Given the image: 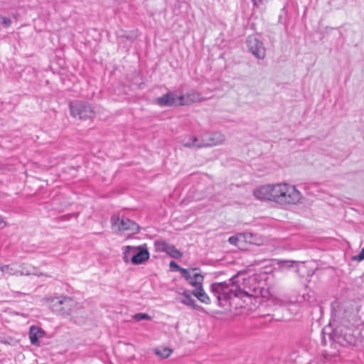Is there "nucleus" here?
Instances as JSON below:
<instances>
[{
    "label": "nucleus",
    "instance_id": "1",
    "mask_svg": "<svg viewBox=\"0 0 364 364\" xmlns=\"http://www.w3.org/2000/svg\"><path fill=\"white\" fill-rule=\"evenodd\" d=\"M255 281V276L247 277L245 273L239 272L228 281L213 283L210 289L220 306L245 308L257 291V287L251 285Z\"/></svg>",
    "mask_w": 364,
    "mask_h": 364
},
{
    "label": "nucleus",
    "instance_id": "2",
    "mask_svg": "<svg viewBox=\"0 0 364 364\" xmlns=\"http://www.w3.org/2000/svg\"><path fill=\"white\" fill-rule=\"evenodd\" d=\"M53 308L55 311H61L63 314L70 315L75 323L82 324L85 321L84 311L77 308V303L70 297H57L52 299Z\"/></svg>",
    "mask_w": 364,
    "mask_h": 364
},
{
    "label": "nucleus",
    "instance_id": "3",
    "mask_svg": "<svg viewBox=\"0 0 364 364\" xmlns=\"http://www.w3.org/2000/svg\"><path fill=\"white\" fill-rule=\"evenodd\" d=\"M275 203L280 205H294L301 199V193L294 186L287 183L275 184Z\"/></svg>",
    "mask_w": 364,
    "mask_h": 364
},
{
    "label": "nucleus",
    "instance_id": "4",
    "mask_svg": "<svg viewBox=\"0 0 364 364\" xmlns=\"http://www.w3.org/2000/svg\"><path fill=\"white\" fill-rule=\"evenodd\" d=\"M225 140L224 135L218 132L206 133L200 139L196 136H188L183 139V144L188 147L201 148L204 146H216Z\"/></svg>",
    "mask_w": 364,
    "mask_h": 364
},
{
    "label": "nucleus",
    "instance_id": "5",
    "mask_svg": "<svg viewBox=\"0 0 364 364\" xmlns=\"http://www.w3.org/2000/svg\"><path fill=\"white\" fill-rule=\"evenodd\" d=\"M70 114L76 119H86L94 116V110L87 102L74 101L69 103Z\"/></svg>",
    "mask_w": 364,
    "mask_h": 364
},
{
    "label": "nucleus",
    "instance_id": "6",
    "mask_svg": "<svg viewBox=\"0 0 364 364\" xmlns=\"http://www.w3.org/2000/svg\"><path fill=\"white\" fill-rule=\"evenodd\" d=\"M338 333L336 336L337 342L341 346H356L360 341L358 337V331L348 327H341L337 330Z\"/></svg>",
    "mask_w": 364,
    "mask_h": 364
},
{
    "label": "nucleus",
    "instance_id": "7",
    "mask_svg": "<svg viewBox=\"0 0 364 364\" xmlns=\"http://www.w3.org/2000/svg\"><path fill=\"white\" fill-rule=\"evenodd\" d=\"M111 223L113 229L117 231L130 230L132 233L139 232V226L133 220L126 217L112 216Z\"/></svg>",
    "mask_w": 364,
    "mask_h": 364
},
{
    "label": "nucleus",
    "instance_id": "8",
    "mask_svg": "<svg viewBox=\"0 0 364 364\" xmlns=\"http://www.w3.org/2000/svg\"><path fill=\"white\" fill-rule=\"evenodd\" d=\"M183 97L177 95L176 92H168L161 97L156 99V103L160 107L183 106Z\"/></svg>",
    "mask_w": 364,
    "mask_h": 364
},
{
    "label": "nucleus",
    "instance_id": "9",
    "mask_svg": "<svg viewBox=\"0 0 364 364\" xmlns=\"http://www.w3.org/2000/svg\"><path fill=\"white\" fill-rule=\"evenodd\" d=\"M254 196L260 200H272L275 202V184H268L257 188L253 192Z\"/></svg>",
    "mask_w": 364,
    "mask_h": 364
},
{
    "label": "nucleus",
    "instance_id": "10",
    "mask_svg": "<svg viewBox=\"0 0 364 364\" xmlns=\"http://www.w3.org/2000/svg\"><path fill=\"white\" fill-rule=\"evenodd\" d=\"M249 50L258 59H263L265 56V48L263 43L255 36H250L247 40Z\"/></svg>",
    "mask_w": 364,
    "mask_h": 364
},
{
    "label": "nucleus",
    "instance_id": "11",
    "mask_svg": "<svg viewBox=\"0 0 364 364\" xmlns=\"http://www.w3.org/2000/svg\"><path fill=\"white\" fill-rule=\"evenodd\" d=\"M149 252L146 246L141 245L139 246L138 250L136 254L132 257V264H141L149 259Z\"/></svg>",
    "mask_w": 364,
    "mask_h": 364
},
{
    "label": "nucleus",
    "instance_id": "12",
    "mask_svg": "<svg viewBox=\"0 0 364 364\" xmlns=\"http://www.w3.org/2000/svg\"><path fill=\"white\" fill-rule=\"evenodd\" d=\"M46 333L43 328L36 326H31L29 329V339L31 343L34 346H38L40 342L39 338H43Z\"/></svg>",
    "mask_w": 364,
    "mask_h": 364
},
{
    "label": "nucleus",
    "instance_id": "13",
    "mask_svg": "<svg viewBox=\"0 0 364 364\" xmlns=\"http://www.w3.org/2000/svg\"><path fill=\"white\" fill-rule=\"evenodd\" d=\"M253 234L252 233H244V234H239L237 235L231 236L228 239V242L230 244L235 245V246H240V243L242 242L243 240L247 241L250 243H255L252 240V238L253 237Z\"/></svg>",
    "mask_w": 364,
    "mask_h": 364
},
{
    "label": "nucleus",
    "instance_id": "14",
    "mask_svg": "<svg viewBox=\"0 0 364 364\" xmlns=\"http://www.w3.org/2000/svg\"><path fill=\"white\" fill-rule=\"evenodd\" d=\"M181 97H183V99L181 100L183 105H190L193 102H200L203 100L200 94L196 91H191L185 95H181Z\"/></svg>",
    "mask_w": 364,
    "mask_h": 364
},
{
    "label": "nucleus",
    "instance_id": "15",
    "mask_svg": "<svg viewBox=\"0 0 364 364\" xmlns=\"http://www.w3.org/2000/svg\"><path fill=\"white\" fill-rule=\"evenodd\" d=\"M191 294L192 292L190 293L188 290L183 291L182 293L183 298L181 299V302L193 309L200 310L202 308L196 303V301L193 299Z\"/></svg>",
    "mask_w": 364,
    "mask_h": 364
},
{
    "label": "nucleus",
    "instance_id": "16",
    "mask_svg": "<svg viewBox=\"0 0 364 364\" xmlns=\"http://www.w3.org/2000/svg\"><path fill=\"white\" fill-rule=\"evenodd\" d=\"M18 271L21 275H35L37 277H41L43 275V274L41 272L37 267L29 264L22 265L21 267V269Z\"/></svg>",
    "mask_w": 364,
    "mask_h": 364
},
{
    "label": "nucleus",
    "instance_id": "17",
    "mask_svg": "<svg viewBox=\"0 0 364 364\" xmlns=\"http://www.w3.org/2000/svg\"><path fill=\"white\" fill-rule=\"evenodd\" d=\"M138 248L139 246L127 245L124 247L123 252V260L124 262L128 263L130 262L132 263V257L136 254Z\"/></svg>",
    "mask_w": 364,
    "mask_h": 364
},
{
    "label": "nucleus",
    "instance_id": "18",
    "mask_svg": "<svg viewBox=\"0 0 364 364\" xmlns=\"http://www.w3.org/2000/svg\"><path fill=\"white\" fill-rule=\"evenodd\" d=\"M192 294L195 296L200 302L205 304H210V299L205 293L203 287L198 289H195L192 291Z\"/></svg>",
    "mask_w": 364,
    "mask_h": 364
},
{
    "label": "nucleus",
    "instance_id": "19",
    "mask_svg": "<svg viewBox=\"0 0 364 364\" xmlns=\"http://www.w3.org/2000/svg\"><path fill=\"white\" fill-rule=\"evenodd\" d=\"M203 276L199 273H194L191 279L188 282L196 289L203 287Z\"/></svg>",
    "mask_w": 364,
    "mask_h": 364
},
{
    "label": "nucleus",
    "instance_id": "20",
    "mask_svg": "<svg viewBox=\"0 0 364 364\" xmlns=\"http://www.w3.org/2000/svg\"><path fill=\"white\" fill-rule=\"evenodd\" d=\"M168 255H169L171 257L175 258V259H179L182 257L183 253L177 250L175 246L171 244H168V246L166 247V250L165 252Z\"/></svg>",
    "mask_w": 364,
    "mask_h": 364
},
{
    "label": "nucleus",
    "instance_id": "21",
    "mask_svg": "<svg viewBox=\"0 0 364 364\" xmlns=\"http://www.w3.org/2000/svg\"><path fill=\"white\" fill-rule=\"evenodd\" d=\"M168 244V242L162 239L156 240L154 242V250L157 252H165Z\"/></svg>",
    "mask_w": 364,
    "mask_h": 364
},
{
    "label": "nucleus",
    "instance_id": "22",
    "mask_svg": "<svg viewBox=\"0 0 364 364\" xmlns=\"http://www.w3.org/2000/svg\"><path fill=\"white\" fill-rule=\"evenodd\" d=\"M296 262L293 260H276V264H277L279 269H290L294 267V264Z\"/></svg>",
    "mask_w": 364,
    "mask_h": 364
},
{
    "label": "nucleus",
    "instance_id": "23",
    "mask_svg": "<svg viewBox=\"0 0 364 364\" xmlns=\"http://www.w3.org/2000/svg\"><path fill=\"white\" fill-rule=\"evenodd\" d=\"M0 269L2 273L9 275L17 274L19 273V271L16 269L14 266L12 264L3 265L1 267Z\"/></svg>",
    "mask_w": 364,
    "mask_h": 364
},
{
    "label": "nucleus",
    "instance_id": "24",
    "mask_svg": "<svg viewBox=\"0 0 364 364\" xmlns=\"http://www.w3.org/2000/svg\"><path fill=\"white\" fill-rule=\"evenodd\" d=\"M155 353L162 358H167L172 353V350L169 348H156L154 350Z\"/></svg>",
    "mask_w": 364,
    "mask_h": 364
},
{
    "label": "nucleus",
    "instance_id": "25",
    "mask_svg": "<svg viewBox=\"0 0 364 364\" xmlns=\"http://www.w3.org/2000/svg\"><path fill=\"white\" fill-rule=\"evenodd\" d=\"M134 319L136 321H142V320H151V317L147 314H144V313H138V314H136L134 316Z\"/></svg>",
    "mask_w": 364,
    "mask_h": 364
},
{
    "label": "nucleus",
    "instance_id": "26",
    "mask_svg": "<svg viewBox=\"0 0 364 364\" xmlns=\"http://www.w3.org/2000/svg\"><path fill=\"white\" fill-rule=\"evenodd\" d=\"M182 275V277L187 281L188 282L191 277H192V274H191V272L187 269H184V268H182L180 271H179Z\"/></svg>",
    "mask_w": 364,
    "mask_h": 364
},
{
    "label": "nucleus",
    "instance_id": "27",
    "mask_svg": "<svg viewBox=\"0 0 364 364\" xmlns=\"http://www.w3.org/2000/svg\"><path fill=\"white\" fill-rule=\"evenodd\" d=\"M169 267L171 271L179 272L182 267H181L176 262L174 261H171L169 264Z\"/></svg>",
    "mask_w": 364,
    "mask_h": 364
},
{
    "label": "nucleus",
    "instance_id": "28",
    "mask_svg": "<svg viewBox=\"0 0 364 364\" xmlns=\"http://www.w3.org/2000/svg\"><path fill=\"white\" fill-rule=\"evenodd\" d=\"M1 24L4 25L5 27H9L11 24V21L5 16H1Z\"/></svg>",
    "mask_w": 364,
    "mask_h": 364
},
{
    "label": "nucleus",
    "instance_id": "29",
    "mask_svg": "<svg viewBox=\"0 0 364 364\" xmlns=\"http://www.w3.org/2000/svg\"><path fill=\"white\" fill-rule=\"evenodd\" d=\"M354 259L358 261H362L364 259V247L361 250L358 255L354 257Z\"/></svg>",
    "mask_w": 364,
    "mask_h": 364
},
{
    "label": "nucleus",
    "instance_id": "30",
    "mask_svg": "<svg viewBox=\"0 0 364 364\" xmlns=\"http://www.w3.org/2000/svg\"><path fill=\"white\" fill-rule=\"evenodd\" d=\"M254 6L258 7L259 5L262 4V0H251Z\"/></svg>",
    "mask_w": 364,
    "mask_h": 364
},
{
    "label": "nucleus",
    "instance_id": "31",
    "mask_svg": "<svg viewBox=\"0 0 364 364\" xmlns=\"http://www.w3.org/2000/svg\"><path fill=\"white\" fill-rule=\"evenodd\" d=\"M302 297H303L304 301H309L311 296H310L309 293H307V294H304Z\"/></svg>",
    "mask_w": 364,
    "mask_h": 364
},
{
    "label": "nucleus",
    "instance_id": "32",
    "mask_svg": "<svg viewBox=\"0 0 364 364\" xmlns=\"http://www.w3.org/2000/svg\"><path fill=\"white\" fill-rule=\"evenodd\" d=\"M6 225V222L3 220V218L0 215V228H2Z\"/></svg>",
    "mask_w": 364,
    "mask_h": 364
}]
</instances>
